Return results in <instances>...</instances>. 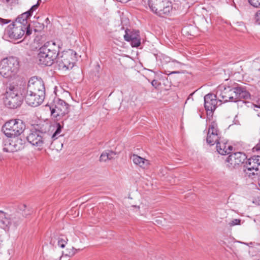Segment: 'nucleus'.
I'll list each match as a JSON object with an SVG mask.
<instances>
[{"mask_svg":"<svg viewBox=\"0 0 260 260\" xmlns=\"http://www.w3.org/2000/svg\"><path fill=\"white\" fill-rule=\"evenodd\" d=\"M8 144L10 146L4 149V151L6 152H15L22 150L25 147V140L21 138H16L11 141H7Z\"/></svg>","mask_w":260,"mask_h":260,"instance_id":"2eb2a0df","label":"nucleus"},{"mask_svg":"<svg viewBox=\"0 0 260 260\" xmlns=\"http://www.w3.org/2000/svg\"><path fill=\"white\" fill-rule=\"evenodd\" d=\"M32 95L33 96L31 98L33 101H31L30 99L27 98V94H25L24 100L27 105L33 107H36L43 103L44 99H42L41 101H38V100H37V99L39 100L38 99V96L35 94H32Z\"/></svg>","mask_w":260,"mask_h":260,"instance_id":"412c9836","label":"nucleus"},{"mask_svg":"<svg viewBox=\"0 0 260 260\" xmlns=\"http://www.w3.org/2000/svg\"><path fill=\"white\" fill-rule=\"evenodd\" d=\"M4 103L9 109H14L19 107L22 104L23 98L14 87L9 88L5 94Z\"/></svg>","mask_w":260,"mask_h":260,"instance_id":"0eeeda50","label":"nucleus"},{"mask_svg":"<svg viewBox=\"0 0 260 260\" xmlns=\"http://www.w3.org/2000/svg\"><path fill=\"white\" fill-rule=\"evenodd\" d=\"M255 22L260 25V10H258L254 15Z\"/></svg>","mask_w":260,"mask_h":260,"instance_id":"473e14b6","label":"nucleus"},{"mask_svg":"<svg viewBox=\"0 0 260 260\" xmlns=\"http://www.w3.org/2000/svg\"><path fill=\"white\" fill-rule=\"evenodd\" d=\"M73 254H74L73 253L72 254H70V253H69V254H66V255H68L69 256H71V255H73Z\"/></svg>","mask_w":260,"mask_h":260,"instance_id":"c03bdc74","label":"nucleus"},{"mask_svg":"<svg viewBox=\"0 0 260 260\" xmlns=\"http://www.w3.org/2000/svg\"><path fill=\"white\" fill-rule=\"evenodd\" d=\"M258 184H259V187H260V181H259V183H258Z\"/></svg>","mask_w":260,"mask_h":260,"instance_id":"de8ad7c7","label":"nucleus"},{"mask_svg":"<svg viewBox=\"0 0 260 260\" xmlns=\"http://www.w3.org/2000/svg\"><path fill=\"white\" fill-rule=\"evenodd\" d=\"M235 87L231 88L219 86L216 91L217 98L220 102H237V98L235 97Z\"/></svg>","mask_w":260,"mask_h":260,"instance_id":"ddd939ff","label":"nucleus"},{"mask_svg":"<svg viewBox=\"0 0 260 260\" xmlns=\"http://www.w3.org/2000/svg\"><path fill=\"white\" fill-rule=\"evenodd\" d=\"M139 33V30L126 29L125 30V35H124V40L127 42H130L132 39L140 37Z\"/></svg>","mask_w":260,"mask_h":260,"instance_id":"4be33fe9","label":"nucleus"},{"mask_svg":"<svg viewBox=\"0 0 260 260\" xmlns=\"http://www.w3.org/2000/svg\"><path fill=\"white\" fill-rule=\"evenodd\" d=\"M151 84L155 88H157L160 85V83L158 80L155 79L151 81Z\"/></svg>","mask_w":260,"mask_h":260,"instance_id":"c9c22d12","label":"nucleus"},{"mask_svg":"<svg viewBox=\"0 0 260 260\" xmlns=\"http://www.w3.org/2000/svg\"><path fill=\"white\" fill-rule=\"evenodd\" d=\"M4 238L3 235L0 234V244L3 242Z\"/></svg>","mask_w":260,"mask_h":260,"instance_id":"ea45409f","label":"nucleus"},{"mask_svg":"<svg viewBox=\"0 0 260 260\" xmlns=\"http://www.w3.org/2000/svg\"><path fill=\"white\" fill-rule=\"evenodd\" d=\"M7 141H11V140H9V139H6L5 140H4L3 141V150H4V149L5 148H7V147H9L10 145L9 144H8V143H7Z\"/></svg>","mask_w":260,"mask_h":260,"instance_id":"4c0bfd02","label":"nucleus"},{"mask_svg":"<svg viewBox=\"0 0 260 260\" xmlns=\"http://www.w3.org/2000/svg\"><path fill=\"white\" fill-rule=\"evenodd\" d=\"M34 24L35 31H39L42 30L44 27V25L43 23H40L38 22H35Z\"/></svg>","mask_w":260,"mask_h":260,"instance_id":"c85d7f7f","label":"nucleus"},{"mask_svg":"<svg viewBox=\"0 0 260 260\" xmlns=\"http://www.w3.org/2000/svg\"><path fill=\"white\" fill-rule=\"evenodd\" d=\"M241 224V220L240 219H234L229 222V225L230 226H233Z\"/></svg>","mask_w":260,"mask_h":260,"instance_id":"2f4dec72","label":"nucleus"},{"mask_svg":"<svg viewBox=\"0 0 260 260\" xmlns=\"http://www.w3.org/2000/svg\"><path fill=\"white\" fill-rule=\"evenodd\" d=\"M39 1L38 2L37 4L36 5H33L31 8L28 10L27 11L30 13V14L32 15V13L34 11H35L39 7Z\"/></svg>","mask_w":260,"mask_h":260,"instance_id":"f704fd0d","label":"nucleus"},{"mask_svg":"<svg viewBox=\"0 0 260 260\" xmlns=\"http://www.w3.org/2000/svg\"><path fill=\"white\" fill-rule=\"evenodd\" d=\"M19 67V63L16 57L11 56L4 58L0 63V74L4 77H9L12 73H16Z\"/></svg>","mask_w":260,"mask_h":260,"instance_id":"1a4fd4ad","label":"nucleus"},{"mask_svg":"<svg viewBox=\"0 0 260 260\" xmlns=\"http://www.w3.org/2000/svg\"><path fill=\"white\" fill-rule=\"evenodd\" d=\"M61 46L59 42L48 41L44 43L38 50L39 63L45 66H51L57 58Z\"/></svg>","mask_w":260,"mask_h":260,"instance_id":"f257e3e1","label":"nucleus"},{"mask_svg":"<svg viewBox=\"0 0 260 260\" xmlns=\"http://www.w3.org/2000/svg\"><path fill=\"white\" fill-rule=\"evenodd\" d=\"M25 125L20 119H11L5 122L2 131L8 138L16 137L20 135L24 131Z\"/></svg>","mask_w":260,"mask_h":260,"instance_id":"423d86ee","label":"nucleus"},{"mask_svg":"<svg viewBox=\"0 0 260 260\" xmlns=\"http://www.w3.org/2000/svg\"><path fill=\"white\" fill-rule=\"evenodd\" d=\"M50 244H51L52 245H53V246L54 245V242L53 241V240H52V239H51V240L50 241Z\"/></svg>","mask_w":260,"mask_h":260,"instance_id":"37998d69","label":"nucleus"},{"mask_svg":"<svg viewBox=\"0 0 260 260\" xmlns=\"http://www.w3.org/2000/svg\"><path fill=\"white\" fill-rule=\"evenodd\" d=\"M25 94H27V98L30 99L31 101H33L32 100V96H33L32 94H35L38 96V99L39 100H38V101H41L42 99H45V89H41L37 90H35V91H31L29 90V89L26 90V92Z\"/></svg>","mask_w":260,"mask_h":260,"instance_id":"5701e85b","label":"nucleus"},{"mask_svg":"<svg viewBox=\"0 0 260 260\" xmlns=\"http://www.w3.org/2000/svg\"><path fill=\"white\" fill-rule=\"evenodd\" d=\"M131 44L133 47H138L140 45L141 39L140 37L137 38L132 39L130 41Z\"/></svg>","mask_w":260,"mask_h":260,"instance_id":"bb28decb","label":"nucleus"},{"mask_svg":"<svg viewBox=\"0 0 260 260\" xmlns=\"http://www.w3.org/2000/svg\"><path fill=\"white\" fill-rule=\"evenodd\" d=\"M251 104L252 106H254L255 108L260 109V104L259 105H254V104Z\"/></svg>","mask_w":260,"mask_h":260,"instance_id":"a19ab883","label":"nucleus"},{"mask_svg":"<svg viewBox=\"0 0 260 260\" xmlns=\"http://www.w3.org/2000/svg\"><path fill=\"white\" fill-rule=\"evenodd\" d=\"M38 128L31 129L29 133L26 137V140L28 143L32 146H36L39 149H42L44 146H49L51 144V137L47 131L48 124H46L45 127L44 125L41 126L38 125Z\"/></svg>","mask_w":260,"mask_h":260,"instance_id":"f03ea898","label":"nucleus"},{"mask_svg":"<svg viewBox=\"0 0 260 260\" xmlns=\"http://www.w3.org/2000/svg\"><path fill=\"white\" fill-rule=\"evenodd\" d=\"M68 239L66 238L59 237L58 239V245L61 248H64L67 243Z\"/></svg>","mask_w":260,"mask_h":260,"instance_id":"cd10ccee","label":"nucleus"},{"mask_svg":"<svg viewBox=\"0 0 260 260\" xmlns=\"http://www.w3.org/2000/svg\"><path fill=\"white\" fill-rule=\"evenodd\" d=\"M30 16H31V15L30 14V13L26 11L19 16L15 22H19L22 24H23V25L27 26V27L30 28V24L28 23L27 21L28 19L29 18Z\"/></svg>","mask_w":260,"mask_h":260,"instance_id":"b1692460","label":"nucleus"},{"mask_svg":"<svg viewBox=\"0 0 260 260\" xmlns=\"http://www.w3.org/2000/svg\"><path fill=\"white\" fill-rule=\"evenodd\" d=\"M235 97L237 98V102L242 100H250L251 95L246 90V87L240 85L235 87Z\"/></svg>","mask_w":260,"mask_h":260,"instance_id":"6ab92c4d","label":"nucleus"},{"mask_svg":"<svg viewBox=\"0 0 260 260\" xmlns=\"http://www.w3.org/2000/svg\"><path fill=\"white\" fill-rule=\"evenodd\" d=\"M216 149L219 154L225 155L231 153V151L233 150V146L228 144L227 141H225V140L221 138L216 143Z\"/></svg>","mask_w":260,"mask_h":260,"instance_id":"a211bd4d","label":"nucleus"},{"mask_svg":"<svg viewBox=\"0 0 260 260\" xmlns=\"http://www.w3.org/2000/svg\"><path fill=\"white\" fill-rule=\"evenodd\" d=\"M22 222V219L19 214L9 215L0 210V228L8 231L11 226L16 228Z\"/></svg>","mask_w":260,"mask_h":260,"instance_id":"9d476101","label":"nucleus"},{"mask_svg":"<svg viewBox=\"0 0 260 260\" xmlns=\"http://www.w3.org/2000/svg\"><path fill=\"white\" fill-rule=\"evenodd\" d=\"M10 22H11L10 20L5 19H3V18H2L0 17V24L2 25L9 23Z\"/></svg>","mask_w":260,"mask_h":260,"instance_id":"e433bc0d","label":"nucleus"},{"mask_svg":"<svg viewBox=\"0 0 260 260\" xmlns=\"http://www.w3.org/2000/svg\"><path fill=\"white\" fill-rule=\"evenodd\" d=\"M32 29L23 25L19 22H15L10 24L5 31V37L11 40H16L22 38L24 35L25 37L30 36Z\"/></svg>","mask_w":260,"mask_h":260,"instance_id":"20e7f679","label":"nucleus"},{"mask_svg":"<svg viewBox=\"0 0 260 260\" xmlns=\"http://www.w3.org/2000/svg\"><path fill=\"white\" fill-rule=\"evenodd\" d=\"M217 95L213 93H209L204 96V107L207 111V115L212 114L213 111L217 107Z\"/></svg>","mask_w":260,"mask_h":260,"instance_id":"dca6fc26","label":"nucleus"},{"mask_svg":"<svg viewBox=\"0 0 260 260\" xmlns=\"http://www.w3.org/2000/svg\"><path fill=\"white\" fill-rule=\"evenodd\" d=\"M249 4L254 8H260V0H248Z\"/></svg>","mask_w":260,"mask_h":260,"instance_id":"c756f323","label":"nucleus"},{"mask_svg":"<svg viewBox=\"0 0 260 260\" xmlns=\"http://www.w3.org/2000/svg\"><path fill=\"white\" fill-rule=\"evenodd\" d=\"M17 209L20 211L22 212V215L25 217H26L31 213V210L29 208H28L26 205L24 204H19L18 205Z\"/></svg>","mask_w":260,"mask_h":260,"instance_id":"393cba45","label":"nucleus"},{"mask_svg":"<svg viewBox=\"0 0 260 260\" xmlns=\"http://www.w3.org/2000/svg\"><path fill=\"white\" fill-rule=\"evenodd\" d=\"M247 159L246 155L241 152H237L232 153L226 157L225 160L226 167L230 170L238 168L242 164H244Z\"/></svg>","mask_w":260,"mask_h":260,"instance_id":"9b49d317","label":"nucleus"},{"mask_svg":"<svg viewBox=\"0 0 260 260\" xmlns=\"http://www.w3.org/2000/svg\"><path fill=\"white\" fill-rule=\"evenodd\" d=\"M243 171L245 175L251 177L260 172V156L254 155L249 158L244 165Z\"/></svg>","mask_w":260,"mask_h":260,"instance_id":"f8f14e48","label":"nucleus"},{"mask_svg":"<svg viewBox=\"0 0 260 260\" xmlns=\"http://www.w3.org/2000/svg\"><path fill=\"white\" fill-rule=\"evenodd\" d=\"M46 107H49L51 116L56 120H66L69 117L70 105L59 98L55 99L52 105H46Z\"/></svg>","mask_w":260,"mask_h":260,"instance_id":"7ed1b4c3","label":"nucleus"},{"mask_svg":"<svg viewBox=\"0 0 260 260\" xmlns=\"http://www.w3.org/2000/svg\"><path fill=\"white\" fill-rule=\"evenodd\" d=\"M254 110L257 112V115L258 116V117H260V112H258V110L257 109H254Z\"/></svg>","mask_w":260,"mask_h":260,"instance_id":"79ce46f5","label":"nucleus"},{"mask_svg":"<svg viewBox=\"0 0 260 260\" xmlns=\"http://www.w3.org/2000/svg\"><path fill=\"white\" fill-rule=\"evenodd\" d=\"M108 158V154L107 153L106 151H105L101 154L100 157V161H106L107 160H109Z\"/></svg>","mask_w":260,"mask_h":260,"instance_id":"7c9ffc66","label":"nucleus"},{"mask_svg":"<svg viewBox=\"0 0 260 260\" xmlns=\"http://www.w3.org/2000/svg\"><path fill=\"white\" fill-rule=\"evenodd\" d=\"M254 149H255L256 151L260 150V140H259L258 143L254 147Z\"/></svg>","mask_w":260,"mask_h":260,"instance_id":"58836bf2","label":"nucleus"},{"mask_svg":"<svg viewBox=\"0 0 260 260\" xmlns=\"http://www.w3.org/2000/svg\"><path fill=\"white\" fill-rule=\"evenodd\" d=\"M177 72H173L171 73V74H173V73H176Z\"/></svg>","mask_w":260,"mask_h":260,"instance_id":"49530a36","label":"nucleus"},{"mask_svg":"<svg viewBox=\"0 0 260 260\" xmlns=\"http://www.w3.org/2000/svg\"><path fill=\"white\" fill-rule=\"evenodd\" d=\"M62 127L63 126L60 123H57V128L53 134L50 133L49 131L47 132L48 134L50 135L51 137V144L52 143L53 140L56 139L57 138L56 136L61 133Z\"/></svg>","mask_w":260,"mask_h":260,"instance_id":"a878e982","label":"nucleus"},{"mask_svg":"<svg viewBox=\"0 0 260 260\" xmlns=\"http://www.w3.org/2000/svg\"><path fill=\"white\" fill-rule=\"evenodd\" d=\"M27 89H29L31 91L45 89L44 81L41 78L32 77L28 81Z\"/></svg>","mask_w":260,"mask_h":260,"instance_id":"f3484780","label":"nucleus"},{"mask_svg":"<svg viewBox=\"0 0 260 260\" xmlns=\"http://www.w3.org/2000/svg\"><path fill=\"white\" fill-rule=\"evenodd\" d=\"M106 152L108 154V158L109 160L113 159L114 156L116 155V153L113 151L107 150Z\"/></svg>","mask_w":260,"mask_h":260,"instance_id":"72a5a7b5","label":"nucleus"},{"mask_svg":"<svg viewBox=\"0 0 260 260\" xmlns=\"http://www.w3.org/2000/svg\"><path fill=\"white\" fill-rule=\"evenodd\" d=\"M46 20L47 21H49V19H48V18H47L46 19Z\"/></svg>","mask_w":260,"mask_h":260,"instance_id":"a18cd8bd","label":"nucleus"},{"mask_svg":"<svg viewBox=\"0 0 260 260\" xmlns=\"http://www.w3.org/2000/svg\"><path fill=\"white\" fill-rule=\"evenodd\" d=\"M132 159L135 164L139 166L143 169L147 168L149 165V161L148 160L141 157L138 155L133 154L132 156Z\"/></svg>","mask_w":260,"mask_h":260,"instance_id":"aec40b11","label":"nucleus"},{"mask_svg":"<svg viewBox=\"0 0 260 260\" xmlns=\"http://www.w3.org/2000/svg\"><path fill=\"white\" fill-rule=\"evenodd\" d=\"M77 60V53L73 50H69L64 52L62 55L58 58L56 64L59 70L66 71L72 69Z\"/></svg>","mask_w":260,"mask_h":260,"instance_id":"6e6552de","label":"nucleus"},{"mask_svg":"<svg viewBox=\"0 0 260 260\" xmlns=\"http://www.w3.org/2000/svg\"><path fill=\"white\" fill-rule=\"evenodd\" d=\"M221 138L217 124L215 121H212L208 127L206 138L207 143L210 146H213L215 143L216 144Z\"/></svg>","mask_w":260,"mask_h":260,"instance_id":"4468645a","label":"nucleus"},{"mask_svg":"<svg viewBox=\"0 0 260 260\" xmlns=\"http://www.w3.org/2000/svg\"><path fill=\"white\" fill-rule=\"evenodd\" d=\"M148 4L150 10L160 17L170 15L172 11V4L169 0H148Z\"/></svg>","mask_w":260,"mask_h":260,"instance_id":"39448f33","label":"nucleus"}]
</instances>
